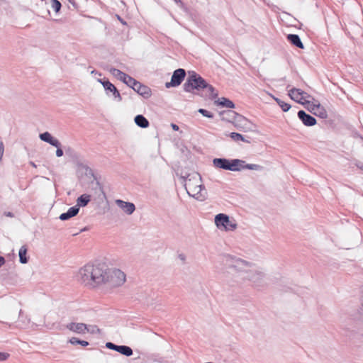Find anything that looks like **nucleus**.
<instances>
[{
    "label": "nucleus",
    "instance_id": "1",
    "mask_svg": "<svg viewBox=\"0 0 363 363\" xmlns=\"http://www.w3.org/2000/svg\"><path fill=\"white\" fill-rule=\"evenodd\" d=\"M105 274V264H87L79 269L76 277L82 284L94 289L103 286Z\"/></svg>",
    "mask_w": 363,
    "mask_h": 363
},
{
    "label": "nucleus",
    "instance_id": "2",
    "mask_svg": "<svg viewBox=\"0 0 363 363\" xmlns=\"http://www.w3.org/2000/svg\"><path fill=\"white\" fill-rule=\"evenodd\" d=\"M184 186L190 196L199 200L204 199V187L199 174L189 175L185 180Z\"/></svg>",
    "mask_w": 363,
    "mask_h": 363
},
{
    "label": "nucleus",
    "instance_id": "3",
    "mask_svg": "<svg viewBox=\"0 0 363 363\" xmlns=\"http://www.w3.org/2000/svg\"><path fill=\"white\" fill-rule=\"evenodd\" d=\"M126 280L123 272L118 269H108L106 265V274L103 286L107 287H118L123 285Z\"/></svg>",
    "mask_w": 363,
    "mask_h": 363
},
{
    "label": "nucleus",
    "instance_id": "4",
    "mask_svg": "<svg viewBox=\"0 0 363 363\" xmlns=\"http://www.w3.org/2000/svg\"><path fill=\"white\" fill-rule=\"evenodd\" d=\"M220 261L228 267L245 273L247 271V268L253 266V263L229 254L223 255L220 257Z\"/></svg>",
    "mask_w": 363,
    "mask_h": 363
},
{
    "label": "nucleus",
    "instance_id": "5",
    "mask_svg": "<svg viewBox=\"0 0 363 363\" xmlns=\"http://www.w3.org/2000/svg\"><path fill=\"white\" fill-rule=\"evenodd\" d=\"M206 82L195 72H189L186 82L184 84V89L187 92H191L194 89H204Z\"/></svg>",
    "mask_w": 363,
    "mask_h": 363
},
{
    "label": "nucleus",
    "instance_id": "6",
    "mask_svg": "<svg viewBox=\"0 0 363 363\" xmlns=\"http://www.w3.org/2000/svg\"><path fill=\"white\" fill-rule=\"evenodd\" d=\"M213 163L217 168L230 171H240L242 169V164L245 162L238 159L229 160L224 158H216L213 160Z\"/></svg>",
    "mask_w": 363,
    "mask_h": 363
},
{
    "label": "nucleus",
    "instance_id": "7",
    "mask_svg": "<svg viewBox=\"0 0 363 363\" xmlns=\"http://www.w3.org/2000/svg\"><path fill=\"white\" fill-rule=\"evenodd\" d=\"M245 279L250 281L255 287H262L266 284L265 274L259 269L246 271Z\"/></svg>",
    "mask_w": 363,
    "mask_h": 363
},
{
    "label": "nucleus",
    "instance_id": "8",
    "mask_svg": "<svg viewBox=\"0 0 363 363\" xmlns=\"http://www.w3.org/2000/svg\"><path fill=\"white\" fill-rule=\"evenodd\" d=\"M288 95L292 100L305 106L308 104L309 99L311 98V95L307 92L297 88H292L289 90Z\"/></svg>",
    "mask_w": 363,
    "mask_h": 363
},
{
    "label": "nucleus",
    "instance_id": "9",
    "mask_svg": "<svg viewBox=\"0 0 363 363\" xmlns=\"http://www.w3.org/2000/svg\"><path fill=\"white\" fill-rule=\"evenodd\" d=\"M186 75V72L183 69H176L172 77L171 82L166 83V87L177 86L181 84Z\"/></svg>",
    "mask_w": 363,
    "mask_h": 363
},
{
    "label": "nucleus",
    "instance_id": "10",
    "mask_svg": "<svg viewBox=\"0 0 363 363\" xmlns=\"http://www.w3.org/2000/svg\"><path fill=\"white\" fill-rule=\"evenodd\" d=\"M306 107L311 113L320 118H324L327 117L326 110L318 101L313 102L310 101L308 104L306 106Z\"/></svg>",
    "mask_w": 363,
    "mask_h": 363
},
{
    "label": "nucleus",
    "instance_id": "11",
    "mask_svg": "<svg viewBox=\"0 0 363 363\" xmlns=\"http://www.w3.org/2000/svg\"><path fill=\"white\" fill-rule=\"evenodd\" d=\"M216 227H236L237 224L230 220V217L224 213H219L215 217Z\"/></svg>",
    "mask_w": 363,
    "mask_h": 363
},
{
    "label": "nucleus",
    "instance_id": "12",
    "mask_svg": "<svg viewBox=\"0 0 363 363\" xmlns=\"http://www.w3.org/2000/svg\"><path fill=\"white\" fill-rule=\"evenodd\" d=\"M67 328L78 334H85L87 330V325L82 323H70L67 325Z\"/></svg>",
    "mask_w": 363,
    "mask_h": 363
},
{
    "label": "nucleus",
    "instance_id": "13",
    "mask_svg": "<svg viewBox=\"0 0 363 363\" xmlns=\"http://www.w3.org/2000/svg\"><path fill=\"white\" fill-rule=\"evenodd\" d=\"M135 91H137L139 94L143 96L145 98H148L151 95L150 89L145 86L141 84L140 82L135 81L134 84L131 86Z\"/></svg>",
    "mask_w": 363,
    "mask_h": 363
},
{
    "label": "nucleus",
    "instance_id": "14",
    "mask_svg": "<svg viewBox=\"0 0 363 363\" xmlns=\"http://www.w3.org/2000/svg\"><path fill=\"white\" fill-rule=\"evenodd\" d=\"M298 116L303 123L306 126H312L316 123V120L314 117L307 114L304 111H299Z\"/></svg>",
    "mask_w": 363,
    "mask_h": 363
},
{
    "label": "nucleus",
    "instance_id": "15",
    "mask_svg": "<svg viewBox=\"0 0 363 363\" xmlns=\"http://www.w3.org/2000/svg\"><path fill=\"white\" fill-rule=\"evenodd\" d=\"M118 206L125 213L131 214L135 209V205L133 203L125 202L122 200H116Z\"/></svg>",
    "mask_w": 363,
    "mask_h": 363
},
{
    "label": "nucleus",
    "instance_id": "16",
    "mask_svg": "<svg viewBox=\"0 0 363 363\" xmlns=\"http://www.w3.org/2000/svg\"><path fill=\"white\" fill-rule=\"evenodd\" d=\"M101 83L107 91L112 92L115 98H117L118 101H121L122 98L121 94L113 84H111L109 81H104L101 82Z\"/></svg>",
    "mask_w": 363,
    "mask_h": 363
},
{
    "label": "nucleus",
    "instance_id": "17",
    "mask_svg": "<svg viewBox=\"0 0 363 363\" xmlns=\"http://www.w3.org/2000/svg\"><path fill=\"white\" fill-rule=\"evenodd\" d=\"M287 40L294 45L299 48H301V49H303L304 48V46H303V44L302 43L299 36L298 35H296V34H289L287 35Z\"/></svg>",
    "mask_w": 363,
    "mask_h": 363
},
{
    "label": "nucleus",
    "instance_id": "18",
    "mask_svg": "<svg viewBox=\"0 0 363 363\" xmlns=\"http://www.w3.org/2000/svg\"><path fill=\"white\" fill-rule=\"evenodd\" d=\"M78 212L79 208L77 206L71 207L69 208L67 213H62L60 216V218L62 220H67L77 215Z\"/></svg>",
    "mask_w": 363,
    "mask_h": 363
},
{
    "label": "nucleus",
    "instance_id": "19",
    "mask_svg": "<svg viewBox=\"0 0 363 363\" xmlns=\"http://www.w3.org/2000/svg\"><path fill=\"white\" fill-rule=\"evenodd\" d=\"M21 308L18 306L11 308L8 312V319L9 320H15L16 318H20L21 315Z\"/></svg>",
    "mask_w": 363,
    "mask_h": 363
},
{
    "label": "nucleus",
    "instance_id": "20",
    "mask_svg": "<svg viewBox=\"0 0 363 363\" xmlns=\"http://www.w3.org/2000/svg\"><path fill=\"white\" fill-rule=\"evenodd\" d=\"M216 104L219 106L226 107V108H233L235 107V105L233 101H231L230 100H229L226 98H224V97L218 99L216 101Z\"/></svg>",
    "mask_w": 363,
    "mask_h": 363
},
{
    "label": "nucleus",
    "instance_id": "21",
    "mask_svg": "<svg viewBox=\"0 0 363 363\" xmlns=\"http://www.w3.org/2000/svg\"><path fill=\"white\" fill-rule=\"evenodd\" d=\"M116 352L126 357H130L133 354V350L126 345H118Z\"/></svg>",
    "mask_w": 363,
    "mask_h": 363
},
{
    "label": "nucleus",
    "instance_id": "22",
    "mask_svg": "<svg viewBox=\"0 0 363 363\" xmlns=\"http://www.w3.org/2000/svg\"><path fill=\"white\" fill-rule=\"evenodd\" d=\"M135 123L141 128H147L149 126L148 121L142 115H138L135 118Z\"/></svg>",
    "mask_w": 363,
    "mask_h": 363
},
{
    "label": "nucleus",
    "instance_id": "23",
    "mask_svg": "<svg viewBox=\"0 0 363 363\" xmlns=\"http://www.w3.org/2000/svg\"><path fill=\"white\" fill-rule=\"evenodd\" d=\"M27 248L26 246H22L18 252L19 260L22 264H26L28 262V259L26 257Z\"/></svg>",
    "mask_w": 363,
    "mask_h": 363
},
{
    "label": "nucleus",
    "instance_id": "24",
    "mask_svg": "<svg viewBox=\"0 0 363 363\" xmlns=\"http://www.w3.org/2000/svg\"><path fill=\"white\" fill-rule=\"evenodd\" d=\"M274 100L278 104L281 110L284 112L288 111L291 108V105L288 103L284 102L279 98L273 96Z\"/></svg>",
    "mask_w": 363,
    "mask_h": 363
},
{
    "label": "nucleus",
    "instance_id": "25",
    "mask_svg": "<svg viewBox=\"0 0 363 363\" xmlns=\"http://www.w3.org/2000/svg\"><path fill=\"white\" fill-rule=\"evenodd\" d=\"M90 201V196L83 194L77 199V205L80 206H85Z\"/></svg>",
    "mask_w": 363,
    "mask_h": 363
},
{
    "label": "nucleus",
    "instance_id": "26",
    "mask_svg": "<svg viewBox=\"0 0 363 363\" xmlns=\"http://www.w3.org/2000/svg\"><path fill=\"white\" fill-rule=\"evenodd\" d=\"M206 89V93L211 99H215L218 96V93L216 92L215 89L206 83V86L204 87Z\"/></svg>",
    "mask_w": 363,
    "mask_h": 363
},
{
    "label": "nucleus",
    "instance_id": "27",
    "mask_svg": "<svg viewBox=\"0 0 363 363\" xmlns=\"http://www.w3.org/2000/svg\"><path fill=\"white\" fill-rule=\"evenodd\" d=\"M69 342L72 344V345H81L83 347H86L87 345H89V342L87 341H85V340H79L78 338L77 337H72L69 339Z\"/></svg>",
    "mask_w": 363,
    "mask_h": 363
},
{
    "label": "nucleus",
    "instance_id": "28",
    "mask_svg": "<svg viewBox=\"0 0 363 363\" xmlns=\"http://www.w3.org/2000/svg\"><path fill=\"white\" fill-rule=\"evenodd\" d=\"M50 6L56 13L59 12L61 9V3L58 0H51Z\"/></svg>",
    "mask_w": 363,
    "mask_h": 363
},
{
    "label": "nucleus",
    "instance_id": "29",
    "mask_svg": "<svg viewBox=\"0 0 363 363\" xmlns=\"http://www.w3.org/2000/svg\"><path fill=\"white\" fill-rule=\"evenodd\" d=\"M112 74L113 75L116 76L121 81L124 80V77L126 75L125 73H124V72H123L121 70L117 69H113L112 70Z\"/></svg>",
    "mask_w": 363,
    "mask_h": 363
},
{
    "label": "nucleus",
    "instance_id": "30",
    "mask_svg": "<svg viewBox=\"0 0 363 363\" xmlns=\"http://www.w3.org/2000/svg\"><path fill=\"white\" fill-rule=\"evenodd\" d=\"M230 136L235 141H239V140L245 141L243 136L241 134L238 133H231L230 134Z\"/></svg>",
    "mask_w": 363,
    "mask_h": 363
},
{
    "label": "nucleus",
    "instance_id": "31",
    "mask_svg": "<svg viewBox=\"0 0 363 363\" xmlns=\"http://www.w3.org/2000/svg\"><path fill=\"white\" fill-rule=\"evenodd\" d=\"M135 79L133 77H130L129 75L126 74L124 77V80L123 82L125 83L127 85L132 86L133 84L135 82Z\"/></svg>",
    "mask_w": 363,
    "mask_h": 363
},
{
    "label": "nucleus",
    "instance_id": "32",
    "mask_svg": "<svg viewBox=\"0 0 363 363\" xmlns=\"http://www.w3.org/2000/svg\"><path fill=\"white\" fill-rule=\"evenodd\" d=\"M86 333H90L92 334L99 333L100 330L96 325H87V330Z\"/></svg>",
    "mask_w": 363,
    "mask_h": 363
},
{
    "label": "nucleus",
    "instance_id": "33",
    "mask_svg": "<svg viewBox=\"0 0 363 363\" xmlns=\"http://www.w3.org/2000/svg\"><path fill=\"white\" fill-rule=\"evenodd\" d=\"M40 138L42 140L49 143V141H50L52 138V135L48 132H45L44 133L40 134Z\"/></svg>",
    "mask_w": 363,
    "mask_h": 363
},
{
    "label": "nucleus",
    "instance_id": "34",
    "mask_svg": "<svg viewBox=\"0 0 363 363\" xmlns=\"http://www.w3.org/2000/svg\"><path fill=\"white\" fill-rule=\"evenodd\" d=\"M242 167H243L242 168H247V169H253V170H257L261 168V167L259 165L255 164H247L245 167L242 165Z\"/></svg>",
    "mask_w": 363,
    "mask_h": 363
},
{
    "label": "nucleus",
    "instance_id": "35",
    "mask_svg": "<svg viewBox=\"0 0 363 363\" xmlns=\"http://www.w3.org/2000/svg\"><path fill=\"white\" fill-rule=\"evenodd\" d=\"M199 113H201L203 116H204L206 117H208V118H212L213 117V114L211 113L207 110H205V109H203V108H200L199 110Z\"/></svg>",
    "mask_w": 363,
    "mask_h": 363
},
{
    "label": "nucleus",
    "instance_id": "36",
    "mask_svg": "<svg viewBox=\"0 0 363 363\" xmlns=\"http://www.w3.org/2000/svg\"><path fill=\"white\" fill-rule=\"evenodd\" d=\"M49 143L56 147H59L60 146V143L56 138H54L52 137L50 141H49Z\"/></svg>",
    "mask_w": 363,
    "mask_h": 363
},
{
    "label": "nucleus",
    "instance_id": "37",
    "mask_svg": "<svg viewBox=\"0 0 363 363\" xmlns=\"http://www.w3.org/2000/svg\"><path fill=\"white\" fill-rule=\"evenodd\" d=\"M106 347L110 350L116 351L118 345H116L112 342H107L106 344Z\"/></svg>",
    "mask_w": 363,
    "mask_h": 363
},
{
    "label": "nucleus",
    "instance_id": "38",
    "mask_svg": "<svg viewBox=\"0 0 363 363\" xmlns=\"http://www.w3.org/2000/svg\"><path fill=\"white\" fill-rule=\"evenodd\" d=\"M9 357V354L8 353L0 352V362L6 360Z\"/></svg>",
    "mask_w": 363,
    "mask_h": 363
},
{
    "label": "nucleus",
    "instance_id": "39",
    "mask_svg": "<svg viewBox=\"0 0 363 363\" xmlns=\"http://www.w3.org/2000/svg\"><path fill=\"white\" fill-rule=\"evenodd\" d=\"M87 228H81V230H77V231H74V232H72L71 233V235L72 236H75L77 235H79L80 233L83 232V231H85Z\"/></svg>",
    "mask_w": 363,
    "mask_h": 363
},
{
    "label": "nucleus",
    "instance_id": "40",
    "mask_svg": "<svg viewBox=\"0 0 363 363\" xmlns=\"http://www.w3.org/2000/svg\"><path fill=\"white\" fill-rule=\"evenodd\" d=\"M56 155L57 157H62L63 155V151L62 149L57 147V150H56Z\"/></svg>",
    "mask_w": 363,
    "mask_h": 363
},
{
    "label": "nucleus",
    "instance_id": "41",
    "mask_svg": "<svg viewBox=\"0 0 363 363\" xmlns=\"http://www.w3.org/2000/svg\"><path fill=\"white\" fill-rule=\"evenodd\" d=\"M4 153V145L3 143L1 142L0 143V159L1 158Z\"/></svg>",
    "mask_w": 363,
    "mask_h": 363
},
{
    "label": "nucleus",
    "instance_id": "42",
    "mask_svg": "<svg viewBox=\"0 0 363 363\" xmlns=\"http://www.w3.org/2000/svg\"><path fill=\"white\" fill-rule=\"evenodd\" d=\"M178 257L183 262H185V260H186V256L184 254L179 255Z\"/></svg>",
    "mask_w": 363,
    "mask_h": 363
},
{
    "label": "nucleus",
    "instance_id": "43",
    "mask_svg": "<svg viewBox=\"0 0 363 363\" xmlns=\"http://www.w3.org/2000/svg\"><path fill=\"white\" fill-rule=\"evenodd\" d=\"M5 264V259L4 257L0 256V267Z\"/></svg>",
    "mask_w": 363,
    "mask_h": 363
},
{
    "label": "nucleus",
    "instance_id": "44",
    "mask_svg": "<svg viewBox=\"0 0 363 363\" xmlns=\"http://www.w3.org/2000/svg\"><path fill=\"white\" fill-rule=\"evenodd\" d=\"M172 128L174 130H179V127L178 125H175V124H172Z\"/></svg>",
    "mask_w": 363,
    "mask_h": 363
},
{
    "label": "nucleus",
    "instance_id": "45",
    "mask_svg": "<svg viewBox=\"0 0 363 363\" xmlns=\"http://www.w3.org/2000/svg\"><path fill=\"white\" fill-rule=\"evenodd\" d=\"M222 230L227 231L229 228H220Z\"/></svg>",
    "mask_w": 363,
    "mask_h": 363
}]
</instances>
